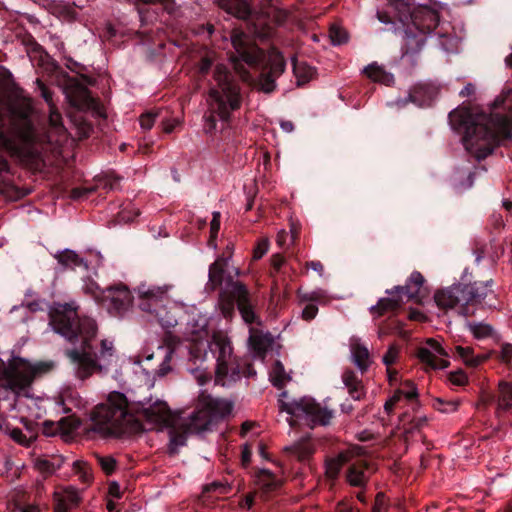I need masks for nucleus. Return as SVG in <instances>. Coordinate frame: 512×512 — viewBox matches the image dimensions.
<instances>
[{
  "label": "nucleus",
  "mask_w": 512,
  "mask_h": 512,
  "mask_svg": "<svg viewBox=\"0 0 512 512\" xmlns=\"http://www.w3.org/2000/svg\"><path fill=\"white\" fill-rule=\"evenodd\" d=\"M77 312L78 305L74 301L54 303L49 308V324L69 342L81 341L80 349L69 350L66 355L76 366L78 376L85 379L96 371H106L117 356L113 339L103 338L98 345H92L97 324L90 317L80 318Z\"/></svg>",
  "instance_id": "obj_1"
},
{
  "label": "nucleus",
  "mask_w": 512,
  "mask_h": 512,
  "mask_svg": "<svg viewBox=\"0 0 512 512\" xmlns=\"http://www.w3.org/2000/svg\"><path fill=\"white\" fill-rule=\"evenodd\" d=\"M170 418V410L161 400L132 403L123 393L114 391L91 412L90 430L102 437H121L143 431V419L153 428L167 425Z\"/></svg>",
  "instance_id": "obj_2"
},
{
  "label": "nucleus",
  "mask_w": 512,
  "mask_h": 512,
  "mask_svg": "<svg viewBox=\"0 0 512 512\" xmlns=\"http://www.w3.org/2000/svg\"><path fill=\"white\" fill-rule=\"evenodd\" d=\"M41 88L42 97L49 105L48 128L43 135H38L30 120L31 103L27 100L15 102L9 110V129H5L4 116L0 112V148L10 154L22 157L30 153V148L37 142L61 144L67 138V130L63 124L62 116L52 102L51 93L37 80Z\"/></svg>",
  "instance_id": "obj_3"
},
{
  "label": "nucleus",
  "mask_w": 512,
  "mask_h": 512,
  "mask_svg": "<svg viewBox=\"0 0 512 512\" xmlns=\"http://www.w3.org/2000/svg\"><path fill=\"white\" fill-rule=\"evenodd\" d=\"M451 126L464 130L463 145L475 159L490 155L498 144L512 142V121L505 116L473 114L467 107H459L449 114Z\"/></svg>",
  "instance_id": "obj_4"
},
{
  "label": "nucleus",
  "mask_w": 512,
  "mask_h": 512,
  "mask_svg": "<svg viewBox=\"0 0 512 512\" xmlns=\"http://www.w3.org/2000/svg\"><path fill=\"white\" fill-rule=\"evenodd\" d=\"M213 78L215 84L208 92L207 111L204 115V129L207 133L216 129L215 115L221 120H228L231 113L241 104L239 88L232 82L224 65L215 67Z\"/></svg>",
  "instance_id": "obj_5"
},
{
  "label": "nucleus",
  "mask_w": 512,
  "mask_h": 512,
  "mask_svg": "<svg viewBox=\"0 0 512 512\" xmlns=\"http://www.w3.org/2000/svg\"><path fill=\"white\" fill-rule=\"evenodd\" d=\"M172 285L148 286L145 284L137 288L139 308L153 315L165 328L174 327L177 322L178 304L171 300L169 292Z\"/></svg>",
  "instance_id": "obj_6"
},
{
  "label": "nucleus",
  "mask_w": 512,
  "mask_h": 512,
  "mask_svg": "<svg viewBox=\"0 0 512 512\" xmlns=\"http://www.w3.org/2000/svg\"><path fill=\"white\" fill-rule=\"evenodd\" d=\"M55 368L53 361L31 363L25 358L14 356L7 364H0V380L14 392H20L29 387L38 377L50 373Z\"/></svg>",
  "instance_id": "obj_7"
},
{
  "label": "nucleus",
  "mask_w": 512,
  "mask_h": 512,
  "mask_svg": "<svg viewBox=\"0 0 512 512\" xmlns=\"http://www.w3.org/2000/svg\"><path fill=\"white\" fill-rule=\"evenodd\" d=\"M279 405L280 411L291 416L289 419L291 425L300 420L311 428L318 425L326 426L330 424L334 416L332 409L307 396L298 400H288L287 393L283 392L279 399Z\"/></svg>",
  "instance_id": "obj_8"
},
{
  "label": "nucleus",
  "mask_w": 512,
  "mask_h": 512,
  "mask_svg": "<svg viewBox=\"0 0 512 512\" xmlns=\"http://www.w3.org/2000/svg\"><path fill=\"white\" fill-rule=\"evenodd\" d=\"M233 405L224 399L212 398L202 391L197 399L195 411L189 416L185 429L187 433H201L210 429L211 425L229 415Z\"/></svg>",
  "instance_id": "obj_9"
},
{
  "label": "nucleus",
  "mask_w": 512,
  "mask_h": 512,
  "mask_svg": "<svg viewBox=\"0 0 512 512\" xmlns=\"http://www.w3.org/2000/svg\"><path fill=\"white\" fill-rule=\"evenodd\" d=\"M439 13L428 6H419L411 13V25H408L403 34L406 53H415L424 46L427 36L437 28Z\"/></svg>",
  "instance_id": "obj_10"
},
{
  "label": "nucleus",
  "mask_w": 512,
  "mask_h": 512,
  "mask_svg": "<svg viewBox=\"0 0 512 512\" xmlns=\"http://www.w3.org/2000/svg\"><path fill=\"white\" fill-rule=\"evenodd\" d=\"M209 348L217 361L215 381L224 386L227 384L226 377L234 378L239 372L232 354L231 342L225 333L214 332Z\"/></svg>",
  "instance_id": "obj_11"
},
{
  "label": "nucleus",
  "mask_w": 512,
  "mask_h": 512,
  "mask_svg": "<svg viewBox=\"0 0 512 512\" xmlns=\"http://www.w3.org/2000/svg\"><path fill=\"white\" fill-rule=\"evenodd\" d=\"M231 42L238 54V58L231 57L234 69L241 75L244 81L249 80L248 74L242 72L240 60L253 66L263 57V52L250 43V38L239 30H234L231 34Z\"/></svg>",
  "instance_id": "obj_12"
},
{
  "label": "nucleus",
  "mask_w": 512,
  "mask_h": 512,
  "mask_svg": "<svg viewBox=\"0 0 512 512\" xmlns=\"http://www.w3.org/2000/svg\"><path fill=\"white\" fill-rule=\"evenodd\" d=\"M467 293L468 291L464 289L463 285H453L436 292L434 301L440 309L445 311L455 310L459 315L467 317L471 314L465 302Z\"/></svg>",
  "instance_id": "obj_13"
},
{
  "label": "nucleus",
  "mask_w": 512,
  "mask_h": 512,
  "mask_svg": "<svg viewBox=\"0 0 512 512\" xmlns=\"http://www.w3.org/2000/svg\"><path fill=\"white\" fill-rule=\"evenodd\" d=\"M445 349L434 339H428L424 346L420 347L417 357L422 363L433 369H443L449 366Z\"/></svg>",
  "instance_id": "obj_14"
},
{
  "label": "nucleus",
  "mask_w": 512,
  "mask_h": 512,
  "mask_svg": "<svg viewBox=\"0 0 512 512\" xmlns=\"http://www.w3.org/2000/svg\"><path fill=\"white\" fill-rule=\"evenodd\" d=\"M232 294L237 302L238 310L241 314L242 319L251 324L256 320V314L254 311L256 305V298L250 294L248 289L241 282L233 284Z\"/></svg>",
  "instance_id": "obj_15"
},
{
  "label": "nucleus",
  "mask_w": 512,
  "mask_h": 512,
  "mask_svg": "<svg viewBox=\"0 0 512 512\" xmlns=\"http://www.w3.org/2000/svg\"><path fill=\"white\" fill-rule=\"evenodd\" d=\"M105 300L108 301V308L116 315L126 312L132 305L133 297L124 285L110 287L105 292Z\"/></svg>",
  "instance_id": "obj_16"
},
{
  "label": "nucleus",
  "mask_w": 512,
  "mask_h": 512,
  "mask_svg": "<svg viewBox=\"0 0 512 512\" xmlns=\"http://www.w3.org/2000/svg\"><path fill=\"white\" fill-rule=\"evenodd\" d=\"M349 349L352 362L363 373L372 364V357L368 347L359 337L353 336L349 339Z\"/></svg>",
  "instance_id": "obj_17"
},
{
  "label": "nucleus",
  "mask_w": 512,
  "mask_h": 512,
  "mask_svg": "<svg viewBox=\"0 0 512 512\" xmlns=\"http://www.w3.org/2000/svg\"><path fill=\"white\" fill-rule=\"evenodd\" d=\"M388 297L379 299L376 305L370 308V312L375 317H380L387 312L394 311L400 307L403 302V287L395 286L388 290Z\"/></svg>",
  "instance_id": "obj_18"
},
{
  "label": "nucleus",
  "mask_w": 512,
  "mask_h": 512,
  "mask_svg": "<svg viewBox=\"0 0 512 512\" xmlns=\"http://www.w3.org/2000/svg\"><path fill=\"white\" fill-rule=\"evenodd\" d=\"M418 391L411 381H405L402 387L397 389L389 400L386 401L384 408L387 412H391L394 407L400 404L403 400L418 404Z\"/></svg>",
  "instance_id": "obj_19"
},
{
  "label": "nucleus",
  "mask_w": 512,
  "mask_h": 512,
  "mask_svg": "<svg viewBox=\"0 0 512 512\" xmlns=\"http://www.w3.org/2000/svg\"><path fill=\"white\" fill-rule=\"evenodd\" d=\"M80 499L81 497L76 489L72 487L60 489L54 493V511L68 512L79 504Z\"/></svg>",
  "instance_id": "obj_20"
},
{
  "label": "nucleus",
  "mask_w": 512,
  "mask_h": 512,
  "mask_svg": "<svg viewBox=\"0 0 512 512\" xmlns=\"http://www.w3.org/2000/svg\"><path fill=\"white\" fill-rule=\"evenodd\" d=\"M464 289H467L468 295L465 302L467 303V307L469 308V305L481 302L485 300L489 295L493 294V291L491 290V282H485V283H475L471 285H463Z\"/></svg>",
  "instance_id": "obj_21"
},
{
  "label": "nucleus",
  "mask_w": 512,
  "mask_h": 512,
  "mask_svg": "<svg viewBox=\"0 0 512 512\" xmlns=\"http://www.w3.org/2000/svg\"><path fill=\"white\" fill-rule=\"evenodd\" d=\"M342 382L354 400H360L365 395L363 383L354 371L345 370L342 374Z\"/></svg>",
  "instance_id": "obj_22"
},
{
  "label": "nucleus",
  "mask_w": 512,
  "mask_h": 512,
  "mask_svg": "<svg viewBox=\"0 0 512 512\" xmlns=\"http://www.w3.org/2000/svg\"><path fill=\"white\" fill-rule=\"evenodd\" d=\"M186 335L188 340L194 343H199L207 339V319L200 317L199 319L190 322L187 327Z\"/></svg>",
  "instance_id": "obj_23"
},
{
  "label": "nucleus",
  "mask_w": 512,
  "mask_h": 512,
  "mask_svg": "<svg viewBox=\"0 0 512 512\" xmlns=\"http://www.w3.org/2000/svg\"><path fill=\"white\" fill-rule=\"evenodd\" d=\"M218 5L221 9L226 11L228 14H231L237 18L244 19L249 13V7L246 2L242 0H217Z\"/></svg>",
  "instance_id": "obj_24"
},
{
  "label": "nucleus",
  "mask_w": 512,
  "mask_h": 512,
  "mask_svg": "<svg viewBox=\"0 0 512 512\" xmlns=\"http://www.w3.org/2000/svg\"><path fill=\"white\" fill-rule=\"evenodd\" d=\"M284 451L297 460L304 461L314 452V447L307 438H304L292 445L286 446Z\"/></svg>",
  "instance_id": "obj_25"
},
{
  "label": "nucleus",
  "mask_w": 512,
  "mask_h": 512,
  "mask_svg": "<svg viewBox=\"0 0 512 512\" xmlns=\"http://www.w3.org/2000/svg\"><path fill=\"white\" fill-rule=\"evenodd\" d=\"M455 352L463 363L468 367H477L485 362L489 355H474V350L471 347L456 346Z\"/></svg>",
  "instance_id": "obj_26"
},
{
  "label": "nucleus",
  "mask_w": 512,
  "mask_h": 512,
  "mask_svg": "<svg viewBox=\"0 0 512 512\" xmlns=\"http://www.w3.org/2000/svg\"><path fill=\"white\" fill-rule=\"evenodd\" d=\"M367 470L368 465L365 461L354 463L348 470L347 481L352 486L363 485L368 478Z\"/></svg>",
  "instance_id": "obj_27"
},
{
  "label": "nucleus",
  "mask_w": 512,
  "mask_h": 512,
  "mask_svg": "<svg viewBox=\"0 0 512 512\" xmlns=\"http://www.w3.org/2000/svg\"><path fill=\"white\" fill-rule=\"evenodd\" d=\"M365 75L374 82L389 85L393 82V75L388 73L382 66L377 63H372L366 66L363 70Z\"/></svg>",
  "instance_id": "obj_28"
},
{
  "label": "nucleus",
  "mask_w": 512,
  "mask_h": 512,
  "mask_svg": "<svg viewBox=\"0 0 512 512\" xmlns=\"http://www.w3.org/2000/svg\"><path fill=\"white\" fill-rule=\"evenodd\" d=\"M424 281L422 274L418 271H414L411 273L406 284L402 286L403 294L407 295L409 299H417Z\"/></svg>",
  "instance_id": "obj_29"
},
{
  "label": "nucleus",
  "mask_w": 512,
  "mask_h": 512,
  "mask_svg": "<svg viewBox=\"0 0 512 512\" xmlns=\"http://www.w3.org/2000/svg\"><path fill=\"white\" fill-rule=\"evenodd\" d=\"M227 262L219 257L209 268V283L213 289L220 286L223 282L224 267Z\"/></svg>",
  "instance_id": "obj_30"
},
{
  "label": "nucleus",
  "mask_w": 512,
  "mask_h": 512,
  "mask_svg": "<svg viewBox=\"0 0 512 512\" xmlns=\"http://www.w3.org/2000/svg\"><path fill=\"white\" fill-rule=\"evenodd\" d=\"M61 466L59 459H49L47 457H37L34 460V467L45 476L53 474Z\"/></svg>",
  "instance_id": "obj_31"
},
{
  "label": "nucleus",
  "mask_w": 512,
  "mask_h": 512,
  "mask_svg": "<svg viewBox=\"0 0 512 512\" xmlns=\"http://www.w3.org/2000/svg\"><path fill=\"white\" fill-rule=\"evenodd\" d=\"M473 337L478 340L492 337L494 329L491 325L483 322H467L466 324Z\"/></svg>",
  "instance_id": "obj_32"
},
{
  "label": "nucleus",
  "mask_w": 512,
  "mask_h": 512,
  "mask_svg": "<svg viewBox=\"0 0 512 512\" xmlns=\"http://www.w3.org/2000/svg\"><path fill=\"white\" fill-rule=\"evenodd\" d=\"M349 461V453H341L336 458L326 462V476L330 479H336L343 464Z\"/></svg>",
  "instance_id": "obj_33"
},
{
  "label": "nucleus",
  "mask_w": 512,
  "mask_h": 512,
  "mask_svg": "<svg viewBox=\"0 0 512 512\" xmlns=\"http://www.w3.org/2000/svg\"><path fill=\"white\" fill-rule=\"evenodd\" d=\"M498 408L507 410L512 406V384L501 382L499 384Z\"/></svg>",
  "instance_id": "obj_34"
},
{
  "label": "nucleus",
  "mask_w": 512,
  "mask_h": 512,
  "mask_svg": "<svg viewBox=\"0 0 512 512\" xmlns=\"http://www.w3.org/2000/svg\"><path fill=\"white\" fill-rule=\"evenodd\" d=\"M293 71L297 79V84L302 85L308 82L314 75V69L308 66L306 63L295 62L293 65Z\"/></svg>",
  "instance_id": "obj_35"
},
{
  "label": "nucleus",
  "mask_w": 512,
  "mask_h": 512,
  "mask_svg": "<svg viewBox=\"0 0 512 512\" xmlns=\"http://www.w3.org/2000/svg\"><path fill=\"white\" fill-rule=\"evenodd\" d=\"M58 262L65 268H74L81 264L82 260L72 250H64L55 255Z\"/></svg>",
  "instance_id": "obj_36"
},
{
  "label": "nucleus",
  "mask_w": 512,
  "mask_h": 512,
  "mask_svg": "<svg viewBox=\"0 0 512 512\" xmlns=\"http://www.w3.org/2000/svg\"><path fill=\"white\" fill-rule=\"evenodd\" d=\"M270 379L274 386L281 387L287 381L290 380V377L286 374L283 365L277 361L270 373Z\"/></svg>",
  "instance_id": "obj_37"
},
{
  "label": "nucleus",
  "mask_w": 512,
  "mask_h": 512,
  "mask_svg": "<svg viewBox=\"0 0 512 512\" xmlns=\"http://www.w3.org/2000/svg\"><path fill=\"white\" fill-rule=\"evenodd\" d=\"M258 484L269 491L278 486V480L273 476V474L267 469H261L257 475Z\"/></svg>",
  "instance_id": "obj_38"
},
{
  "label": "nucleus",
  "mask_w": 512,
  "mask_h": 512,
  "mask_svg": "<svg viewBox=\"0 0 512 512\" xmlns=\"http://www.w3.org/2000/svg\"><path fill=\"white\" fill-rule=\"evenodd\" d=\"M269 73L279 76L285 69V61L280 53L274 52L269 56Z\"/></svg>",
  "instance_id": "obj_39"
},
{
  "label": "nucleus",
  "mask_w": 512,
  "mask_h": 512,
  "mask_svg": "<svg viewBox=\"0 0 512 512\" xmlns=\"http://www.w3.org/2000/svg\"><path fill=\"white\" fill-rule=\"evenodd\" d=\"M220 217V212H214L213 218L210 222V238L208 240V246L214 250L217 248L216 237L220 229Z\"/></svg>",
  "instance_id": "obj_40"
},
{
  "label": "nucleus",
  "mask_w": 512,
  "mask_h": 512,
  "mask_svg": "<svg viewBox=\"0 0 512 512\" xmlns=\"http://www.w3.org/2000/svg\"><path fill=\"white\" fill-rule=\"evenodd\" d=\"M433 407L441 412V413H453L457 411L459 407V401L458 400H443V399H436L433 403Z\"/></svg>",
  "instance_id": "obj_41"
},
{
  "label": "nucleus",
  "mask_w": 512,
  "mask_h": 512,
  "mask_svg": "<svg viewBox=\"0 0 512 512\" xmlns=\"http://www.w3.org/2000/svg\"><path fill=\"white\" fill-rule=\"evenodd\" d=\"M275 78L276 76L272 75L269 72L261 74L258 81L259 89L264 93L273 92L276 87Z\"/></svg>",
  "instance_id": "obj_42"
},
{
  "label": "nucleus",
  "mask_w": 512,
  "mask_h": 512,
  "mask_svg": "<svg viewBox=\"0 0 512 512\" xmlns=\"http://www.w3.org/2000/svg\"><path fill=\"white\" fill-rule=\"evenodd\" d=\"M186 443V434L170 432L169 450L171 453H177L178 449Z\"/></svg>",
  "instance_id": "obj_43"
},
{
  "label": "nucleus",
  "mask_w": 512,
  "mask_h": 512,
  "mask_svg": "<svg viewBox=\"0 0 512 512\" xmlns=\"http://www.w3.org/2000/svg\"><path fill=\"white\" fill-rule=\"evenodd\" d=\"M330 39L334 45H340L348 40L347 32L341 27L333 26L329 33Z\"/></svg>",
  "instance_id": "obj_44"
},
{
  "label": "nucleus",
  "mask_w": 512,
  "mask_h": 512,
  "mask_svg": "<svg viewBox=\"0 0 512 512\" xmlns=\"http://www.w3.org/2000/svg\"><path fill=\"white\" fill-rule=\"evenodd\" d=\"M295 238L296 231L292 230L290 235L287 231L280 230L276 236V243L278 244L279 247L286 248L294 242Z\"/></svg>",
  "instance_id": "obj_45"
},
{
  "label": "nucleus",
  "mask_w": 512,
  "mask_h": 512,
  "mask_svg": "<svg viewBox=\"0 0 512 512\" xmlns=\"http://www.w3.org/2000/svg\"><path fill=\"white\" fill-rule=\"evenodd\" d=\"M98 463L101 466L102 470L110 475L115 471L116 468V460L111 456H98Z\"/></svg>",
  "instance_id": "obj_46"
},
{
  "label": "nucleus",
  "mask_w": 512,
  "mask_h": 512,
  "mask_svg": "<svg viewBox=\"0 0 512 512\" xmlns=\"http://www.w3.org/2000/svg\"><path fill=\"white\" fill-rule=\"evenodd\" d=\"M399 357V348L395 345H391L387 352L384 354L382 361L387 366V368H390L392 364H394Z\"/></svg>",
  "instance_id": "obj_47"
},
{
  "label": "nucleus",
  "mask_w": 512,
  "mask_h": 512,
  "mask_svg": "<svg viewBox=\"0 0 512 512\" xmlns=\"http://www.w3.org/2000/svg\"><path fill=\"white\" fill-rule=\"evenodd\" d=\"M448 379L451 384L456 386H464L468 383V377L463 370L450 372Z\"/></svg>",
  "instance_id": "obj_48"
},
{
  "label": "nucleus",
  "mask_w": 512,
  "mask_h": 512,
  "mask_svg": "<svg viewBox=\"0 0 512 512\" xmlns=\"http://www.w3.org/2000/svg\"><path fill=\"white\" fill-rule=\"evenodd\" d=\"M268 249H269V240L267 238H263V239L259 240L256 247L254 248L253 258L255 260L262 258L267 253Z\"/></svg>",
  "instance_id": "obj_49"
},
{
  "label": "nucleus",
  "mask_w": 512,
  "mask_h": 512,
  "mask_svg": "<svg viewBox=\"0 0 512 512\" xmlns=\"http://www.w3.org/2000/svg\"><path fill=\"white\" fill-rule=\"evenodd\" d=\"M157 113L148 112L140 117V125L144 130H150L156 120Z\"/></svg>",
  "instance_id": "obj_50"
},
{
  "label": "nucleus",
  "mask_w": 512,
  "mask_h": 512,
  "mask_svg": "<svg viewBox=\"0 0 512 512\" xmlns=\"http://www.w3.org/2000/svg\"><path fill=\"white\" fill-rule=\"evenodd\" d=\"M317 312L318 307L313 303H309L302 310V317L305 320H312L317 315Z\"/></svg>",
  "instance_id": "obj_51"
},
{
  "label": "nucleus",
  "mask_w": 512,
  "mask_h": 512,
  "mask_svg": "<svg viewBox=\"0 0 512 512\" xmlns=\"http://www.w3.org/2000/svg\"><path fill=\"white\" fill-rule=\"evenodd\" d=\"M386 500L382 493L377 494L372 512H386Z\"/></svg>",
  "instance_id": "obj_52"
},
{
  "label": "nucleus",
  "mask_w": 512,
  "mask_h": 512,
  "mask_svg": "<svg viewBox=\"0 0 512 512\" xmlns=\"http://www.w3.org/2000/svg\"><path fill=\"white\" fill-rule=\"evenodd\" d=\"M500 358L503 362H510L512 360V344L504 343L501 347Z\"/></svg>",
  "instance_id": "obj_53"
},
{
  "label": "nucleus",
  "mask_w": 512,
  "mask_h": 512,
  "mask_svg": "<svg viewBox=\"0 0 512 512\" xmlns=\"http://www.w3.org/2000/svg\"><path fill=\"white\" fill-rule=\"evenodd\" d=\"M139 215V211L136 210V209H133V214L130 215L128 214V212L126 211V209H123L120 213H119V217H120V220L123 221V222H129V221H132L135 217H137Z\"/></svg>",
  "instance_id": "obj_54"
},
{
  "label": "nucleus",
  "mask_w": 512,
  "mask_h": 512,
  "mask_svg": "<svg viewBox=\"0 0 512 512\" xmlns=\"http://www.w3.org/2000/svg\"><path fill=\"white\" fill-rule=\"evenodd\" d=\"M178 123L176 119L164 121L162 123L164 132L171 133Z\"/></svg>",
  "instance_id": "obj_55"
},
{
  "label": "nucleus",
  "mask_w": 512,
  "mask_h": 512,
  "mask_svg": "<svg viewBox=\"0 0 512 512\" xmlns=\"http://www.w3.org/2000/svg\"><path fill=\"white\" fill-rule=\"evenodd\" d=\"M284 258L280 254H275L271 258V264L272 266L278 270L281 268V266L284 264Z\"/></svg>",
  "instance_id": "obj_56"
},
{
  "label": "nucleus",
  "mask_w": 512,
  "mask_h": 512,
  "mask_svg": "<svg viewBox=\"0 0 512 512\" xmlns=\"http://www.w3.org/2000/svg\"><path fill=\"white\" fill-rule=\"evenodd\" d=\"M170 359H171L170 355H167L165 360H164V362H163V364L161 365V367L159 368V370L157 372L158 375L164 376V375H166L169 372V370H170V366H169Z\"/></svg>",
  "instance_id": "obj_57"
},
{
  "label": "nucleus",
  "mask_w": 512,
  "mask_h": 512,
  "mask_svg": "<svg viewBox=\"0 0 512 512\" xmlns=\"http://www.w3.org/2000/svg\"><path fill=\"white\" fill-rule=\"evenodd\" d=\"M254 427H256V423L253 421H245L241 426L240 434L241 436H246L247 433L252 430Z\"/></svg>",
  "instance_id": "obj_58"
},
{
  "label": "nucleus",
  "mask_w": 512,
  "mask_h": 512,
  "mask_svg": "<svg viewBox=\"0 0 512 512\" xmlns=\"http://www.w3.org/2000/svg\"><path fill=\"white\" fill-rule=\"evenodd\" d=\"M475 93V86L472 83H468L461 91L462 97H470Z\"/></svg>",
  "instance_id": "obj_59"
},
{
  "label": "nucleus",
  "mask_w": 512,
  "mask_h": 512,
  "mask_svg": "<svg viewBox=\"0 0 512 512\" xmlns=\"http://www.w3.org/2000/svg\"><path fill=\"white\" fill-rule=\"evenodd\" d=\"M109 494L116 497V498H119L120 497V486L113 482L109 485Z\"/></svg>",
  "instance_id": "obj_60"
},
{
  "label": "nucleus",
  "mask_w": 512,
  "mask_h": 512,
  "mask_svg": "<svg viewBox=\"0 0 512 512\" xmlns=\"http://www.w3.org/2000/svg\"><path fill=\"white\" fill-rule=\"evenodd\" d=\"M233 251H234V245H233V243H229L226 247V250H225L222 258H224V260L226 262H228L229 259L232 257Z\"/></svg>",
  "instance_id": "obj_61"
},
{
  "label": "nucleus",
  "mask_w": 512,
  "mask_h": 512,
  "mask_svg": "<svg viewBox=\"0 0 512 512\" xmlns=\"http://www.w3.org/2000/svg\"><path fill=\"white\" fill-rule=\"evenodd\" d=\"M251 459V451L248 446H244L242 451V461L244 464H248Z\"/></svg>",
  "instance_id": "obj_62"
},
{
  "label": "nucleus",
  "mask_w": 512,
  "mask_h": 512,
  "mask_svg": "<svg viewBox=\"0 0 512 512\" xmlns=\"http://www.w3.org/2000/svg\"><path fill=\"white\" fill-rule=\"evenodd\" d=\"M210 66H211V61L208 58H204V59H202V61L200 63L199 69L202 73H205L209 70Z\"/></svg>",
  "instance_id": "obj_63"
},
{
  "label": "nucleus",
  "mask_w": 512,
  "mask_h": 512,
  "mask_svg": "<svg viewBox=\"0 0 512 512\" xmlns=\"http://www.w3.org/2000/svg\"><path fill=\"white\" fill-rule=\"evenodd\" d=\"M20 512H41V509L37 505H28L22 508Z\"/></svg>",
  "instance_id": "obj_64"
}]
</instances>
